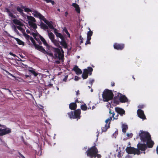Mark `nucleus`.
Returning a JSON list of instances; mask_svg holds the SVG:
<instances>
[{"mask_svg": "<svg viewBox=\"0 0 158 158\" xmlns=\"http://www.w3.org/2000/svg\"><path fill=\"white\" fill-rule=\"evenodd\" d=\"M9 54L10 55L14 56V57H15V56H16V55L15 54L13 53L12 52H10Z\"/></svg>", "mask_w": 158, "mask_h": 158, "instance_id": "46", "label": "nucleus"}, {"mask_svg": "<svg viewBox=\"0 0 158 158\" xmlns=\"http://www.w3.org/2000/svg\"><path fill=\"white\" fill-rule=\"evenodd\" d=\"M93 32L90 31H88L87 33V39L88 40H90L91 39V36L92 35Z\"/></svg>", "mask_w": 158, "mask_h": 158, "instance_id": "28", "label": "nucleus"}, {"mask_svg": "<svg viewBox=\"0 0 158 158\" xmlns=\"http://www.w3.org/2000/svg\"><path fill=\"white\" fill-rule=\"evenodd\" d=\"M90 72L89 73V75H91V72Z\"/></svg>", "mask_w": 158, "mask_h": 158, "instance_id": "61", "label": "nucleus"}, {"mask_svg": "<svg viewBox=\"0 0 158 158\" xmlns=\"http://www.w3.org/2000/svg\"><path fill=\"white\" fill-rule=\"evenodd\" d=\"M119 100L121 102H127L128 100L127 98L124 95H121L119 98Z\"/></svg>", "mask_w": 158, "mask_h": 158, "instance_id": "22", "label": "nucleus"}, {"mask_svg": "<svg viewBox=\"0 0 158 158\" xmlns=\"http://www.w3.org/2000/svg\"><path fill=\"white\" fill-rule=\"evenodd\" d=\"M102 95L103 101L105 102H107L111 100L114 96L112 91L108 89H106L104 91Z\"/></svg>", "mask_w": 158, "mask_h": 158, "instance_id": "5", "label": "nucleus"}, {"mask_svg": "<svg viewBox=\"0 0 158 158\" xmlns=\"http://www.w3.org/2000/svg\"><path fill=\"white\" fill-rule=\"evenodd\" d=\"M81 109L83 110H86L87 109V107L85 104L81 106Z\"/></svg>", "mask_w": 158, "mask_h": 158, "instance_id": "35", "label": "nucleus"}, {"mask_svg": "<svg viewBox=\"0 0 158 158\" xmlns=\"http://www.w3.org/2000/svg\"><path fill=\"white\" fill-rule=\"evenodd\" d=\"M68 12H65V15L67 16L68 15Z\"/></svg>", "mask_w": 158, "mask_h": 158, "instance_id": "60", "label": "nucleus"}, {"mask_svg": "<svg viewBox=\"0 0 158 158\" xmlns=\"http://www.w3.org/2000/svg\"><path fill=\"white\" fill-rule=\"evenodd\" d=\"M93 70V69L90 67L88 68V69H85L82 74V77L83 79H86L88 77L89 72H92Z\"/></svg>", "mask_w": 158, "mask_h": 158, "instance_id": "11", "label": "nucleus"}, {"mask_svg": "<svg viewBox=\"0 0 158 158\" xmlns=\"http://www.w3.org/2000/svg\"><path fill=\"white\" fill-rule=\"evenodd\" d=\"M23 35L25 38L29 42H30L29 40H30L31 41L35 49L39 50L40 51H42L43 52H45V51L44 50V49L42 46L36 44L35 41L32 37H30L26 33L24 34Z\"/></svg>", "mask_w": 158, "mask_h": 158, "instance_id": "4", "label": "nucleus"}, {"mask_svg": "<svg viewBox=\"0 0 158 158\" xmlns=\"http://www.w3.org/2000/svg\"><path fill=\"white\" fill-rule=\"evenodd\" d=\"M79 80V77L77 76H75L74 78V80L75 81H77L78 80Z\"/></svg>", "mask_w": 158, "mask_h": 158, "instance_id": "44", "label": "nucleus"}, {"mask_svg": "<svg viewBox=\"0 0 158 158\" xmlns=\"http://www.w3.org/2000/svg\"><path fill=\"white\" fill-rule=\"evenodd\" d=\"M156 152L157 154H158V146L156 148Z\"/></svg>", "mask_w": 158, "mask_h": 158, "instance_id": "56", "label": "nucleus"}, {"mask_svg": "<svg viewBox=\"0 0 158 158\" xmlns=\"http://www.w3.org/2000/svg\"><path fill=\"white\" fill-rule=\"evenodd\" d=\"M126 150L127 152L130 154L139 155L140 153H141V152H140L139 149L131 147H127Z\"/></svg>", "mask_w": 158, "mask_h": 158, "instance_id": "8", "label": "nucleus"}, {"mask_svg": "<svg viewBox=\"0 0 158 158\" xmlns=\"http://www.w3.org/2000/svg\"><path fill=\"white\" fill-rule=\"evenodd\" d=\"M72 6L75 8L76 10L78 13H80V10L79 6L76 3H73Z\"/></svg>", "mask_w": 158, "mask_h": 158, "instance_id": "23", "label": "nucleus"}, {"mask_svg": "<svg viewBox=\"0 0 158 158\" xmlns=\"http://www.w3.org/2000/svg\"><path fill=\"white\" fill-rule=\"evenodd\" d=\"M81 114V110L80 109H77L75 111L74 113V116H73V118H75L80 117Z\"/></svg>", "mask_w": 158, "mask_h": 158, "instance_id": "17", "label": "nucleus"}, {"mask_svg": "<svg viewBox=\"0 0 158 158\" xmlns=\"http://www.w3.org/2000/svg\"><path fill=\"white\" fill-rule=\"evenodd\" d=\"M60 44L61 45L63 46L64 48H67V44L65 41L64 40V39L62 40L60 42Z\"/></svg>", "mask_w": 158, "mask_h": 158, "instance_id": "30", "label": "nucleus"}, {"mask_svg": "<svg viewBox=\"0 0 158 158\" xmlns=\"http://www.w3.org/2000/svg\"><path fill=\"white\" fill-rule=\"evenodd\" d=\"M43 21L51 29H54V27L52 24V22H49L46 20L45 18Z\"/></svg>", "mask_w": 158, "mask_h": 158, "instance_id": "19", "label": "nucleus"}, {"mask_svg": "<svg viewBox=\"0 0 158 158\" xmlns=\"http://www.w3.org/2000/svg\"><path fill=\"white\" fill-rule=\"evenodd\" d=\"M71 113V114H73V111H71V113H68V114H69V115H70V114Z\"/></svg>", "mask_w": 158, "mask_h": 158, "instance_id": "58", "label": "nucleus"}, {"mask_svg": "<svg viewBox=\"0 0 158 158\" xmlns=\"http://www.w3.org/2000/svg\"><path fill=\"white\" fill-rule=\"evenodd\" d=\"M32 70H34L32 68H30V69L29 70V71L31 72L32 73Z\"/></svg>", "mask_w": 158, "mask_h": 158, "instance_id": "53", "label": "nucleus"}, {"mask_svg": "<svg viewBox=\"0 0 158 158\" xmlns=\"http://www.w3.org/2000/svg\"><path fill=\"white\" fill-rule=\"evenodd\" d=\"M22 8L24 9V11L25 12H31L32 11L31 10L28 8L25 7L24 6H23Z\"/></svg>", "mask_w": 158, "mask_h": 158, "instance_id": "34", "label": "nucleus"}, {"mask_svg": "<svg viewBox=\"0 0 158 158\" xmlns=\"http://www.w3.org/2000/svg\"><path fill=\"white\" fill-rule=\"evenodd\" d=\"M11 132V130L10 129L6 128L4 126H3L0 128V136H2L8 134Z\"/></svg>", "mask_w": 158, "mask_h": 158, "instance_id": "10", "label": "nucleus"}, {"mask_svg": "<svg viewBox=\"0 0 158 158\" xmlns=\"http://www.w3.org/2000/svg\"><path fill=\"white\" fill-rule=\"evenodd\" d=\"M114 47L115 49L118 50H121L123 49L124 47V45L123 44H120L115 43L114 45Z\"/></svg>", "mask_w": 158, "mask_h": 158, "instance_id": "16", "label": "nucleus"}, {"mask_svg": "<svg viewBox=\"0 0 158 158\" xmlns=\"http://www.w3.org/2000/svg\"><path fill=\"white\" fill-rule=\"evenodd\" d=\"M118 134V132H115L114 134H113V135L114 136V135H116Z\"/></svg>", "mask_w": 158, "mask_h": 158, "instance_id": "49", "label": "nucleus"}, {"mask_svg": "<svg viewBox=\"0 0 158 158\" xmlns=\"http://www.w3.org/2000/svg\"><path fill=\"white\" fill-rule=\"evenodd\" d=\"M109 113L110 114H112V115L111 117H112L114 119H116L117 118V117L118 116V114L115 117H114V112H111V110H110L109 111Z\"/></svg>", "mask_w": 158, "mask_h": 158, "instance_id": "32", "label": "nucleus"}, {"mask_svg": "<svg viewBox=\"0 0 158 158\" xmlns=\"http://www.w3.org/2000/svg\"><path fill=\"white\" fill-rule=\"evenodd\" d=\"M12 38H14L16 40V41L17 42V43L19 45H24V43L22 41L19 40V39L15 38L14 37H12Z\"/></svg>", "mask_w": 158, "mask_h": 158, "instance_id": "27", "label": "nucleus"}, {"mask_svg": "<svg viewBox=\"0 0 158 158\" xmlns=\"http://www.w3.org/2000/svg\"><path fill=\"white\" fill-rule=\"evenodd\" d=\"M14 31L16 32H18V31H17V30H16V28H15L14 29Z\"/></svg>", "mask_w": 158, "mask_h": 158, "instance_id": "57", "label": "nucleus"}, {"mask_svg": "<svg viewBox=\"0 0 158 158\" xmlns=\"http://www.w3.org/2000/svg\"><path fill=\"white\" fill-rule=\"evenodd\" d=\"M64 31L66 33L67 35L69 37H70V34L69 33V32H68V30L66 29H64Z\"/></svg>", "mask_w": 158, "mask_h": 158, "instance_id": "38", "label": "nucleus"}, {"mask_svg": "<svg viewBox=\"0 0 158 158\" xmlns=\"http://www.w3.org/2000/svg\"><path fill=\"white\" fill-rule=\"evenodd\" d=\"M112 117L110 116L109 118H108L105 121V123L106 124L105 125L104 127H103L102 128V132L106 131L107 130V129L109 127V124L110 123V121L112 120Z\"/></svg>", "mask_w": 158, "mask_h": 158, "instance_id": "12", "label": "nucleus"}, {"mask_svg": "<svg viewBox=\"0 0 158 158\" xmlns=\"http://www.w3.org/2000/svg\"><path fill=\"white\" fill-rule=\"evenodd\" d=\"M4 89H6V90H8V91H9V92L10 93H11V91L10 90H9V89H5V88Z\"/></svg>", "mask_w": 158, "mask_h": 158, "instance_id": "50", "label": "nucleus"}, {"mask_svg": "<svg viewBox=\"0 0 158 158\" xmlns=\"http://www.w3.org/2000/svg\"><path fill=\"white\" fill-rule=\"evenodd\" d=\"M5 11L6 12L8 13V15L12 17L15 18V16L13 14L10 12V11L8 8H6L5 9Z\"/></svg>", "mask_w": 158, "mask_h": 158, "instance_id": "24", "label": "nucleus"}, {"mask_svg": "<svg viewBox=\"0 0 158 158\" xmlns=\"http://www.w3.org/2000/svg\"><path fill=\"white\" fill-rule=\"evenodd\" d=\"M31 34L35 40H37V39H38V38H39L44 45L46 46H48V45L45 39L43 37L39 35L38 33L33 32Z\"/></svg>", "mask_w": 158, "mask_h": 158, "instance_id": "9", "label": "nucleus"}, {"mask_svg": "<svg viewBox=\"0 0 158 158\" xmlns=\"http://www.w3.org/2000/svg\"><path fill=\"white\" fill-rule=\"evenodd\" d=\"M21 26H17L16 27V28L18 29L22 33H23L25 32V30Z\"/></svg>", "mask_w": 158, "mask_h": 158, "instance_id": "33", "label": "nucleus"}, {"mask_svg": "<svg viewBox=\"0 0 158 158\" xmlns=\"http://www.w3.org/2000/svg\"><path fill=\"white\" fill-rule=\"evenodd\" d=\"M53 29V30L54 31V33H55V35H56V33H58V32H57V30H56V28H54V29Z\"/></svg>", "mask_w": 158, "mask_h": 158, "instance_id": "45", "label": "nucleus"}, {"mask_svg": "<svg viewBox=\"0 0 158 158\" xmlns=\"http://www.w3.org/2000/svg\"><path fill=\"white\" fill-rule=\"evenodd\" d=\"M67 77H68L67 76H65L64 78L63 79V81H66L67 78Z\"/></svg>", "mask_w": 158, "mask_h": 158, "instance_id": "47", "label": "nucleus"}, {"mask_svg": "<svg viewBox=\"0 0 158 158\" xmlns=\"http://www.w3.org/2000/svg\"><path fill=\"white\" fill-rule=\"evenodd\" d=\"M48 37L56 47H58L59 46V42L55 39V35L52 32H49V30H47Z\"/></svg>", "mask_w": 158, "mask_h": 158, "instance_id": "7", "label": "nucleus"}, {"mask_svg": "<svg viewBox=\"0 0 158 158\" xmlns=\"http://www.w3.org/2000/svg\"><path fill=\"white\" fill-rule=\"evenodd\" d=\"M73 70L76 72V73L77 74H81L82 73L81 70L77 66H75L74 67Z\"/></svg>", "mask_w": 158, "mask_h": 158, "instance_id": "20", "label": "nucleus"}, {"mask_svg": "<svg viewBox=\"0 0 158 158\" xmlns=\"http://www.w3.org/2000/svg\"><path fill=\"white\" fill-rule=\"evenodd\" d=\"M43 0L45 1L46 2H47V3L50 2L53 5H54L55 3L54 1H52V0Z\"/></svg>", "mask_w": 158, "mask_h": 158, "instance_id": "36", "label": "nucleus"}, {"mask_svg": "<svg viewBox=\"0 0 158 158\" xmlns=\"http://www.w3.org/2000/svg\"><path fill=\"white\" fill-rule=\"evenodd\" d=\"M139 135L141 141L146 143L148 147L151 148L152 147L154 143L151 139V136L148 132L140 130Z\"/></svg>", "mask_w": 158, "mask_h": 158, "instance_id": "1", "label": "nucleus"}, {"mask_svg": "<svg viewBox=\"0 0 158 158\" xmlns=\"http://www.w3.org/2000/svg\"><path fill=\"white\" fill-rule=\"evenodd\" d=\"M90 40H88L87 39V40L85 42V44L87 45L88 44H90Z\"/></svg>", "mask_w": 158, "mask_h": 158, "instance_id": "42", "label": "nucleus"}, {"mask_svg": "<svg viewBox=\"0 0 158 158\" xmlns=\"http://www.w3.org/2000/svg\"><path fill=\"white\" fill-rule=\"evenodd\" d=\"M56 35L57 37L60 38L61 40H64V38L63 35L59 33H56Z\"/></svg>", "mask_w": 158, "mask_h": 158, "instance_id": "31", "label": "nucleus"}, {"mask_svg": "<svg viewBox=\"0 0 158 158\" xmlns=\"http://www.w3.org/2000/svg\"><path fill=\"white\" fill-rule=\"evenodd\" d=\"M13 22L15 24L17 25L18 26H23V23L17 19H14L13 20Z\"/></svg>", "mask_w": 158, "mask_h": 158, "instance_id": "21", "label": "nucleus"}, {"mask_svg": "<svg viewBox=\"0 0 158 158\" xmlns=\"http://www.w3.org/2000/svg\"><path fill=\"white\" fill-rule=\"evenodd\" d=\"M32 73L35 76H36L38 75V73H36L34 70H32Z\"/></svg>", "mask_w": 158, "mask_h": 158, "instance_id": "41", "label": "nucleus"}, {"mask_svg": "<svg viewBox=\"0 0 158 158\" xmlns=\"http://www.w3.org/2000/svg\"><path fill=\"white\" fill-rule=\"evenodd\" d=\"M83 38L81 37V36H80V40H81V41H80V43L81 44V43H83Z\"/></svg>", "mask_w": 158, "mask_h": 158, "instance_id": "43", "label": "nucleus"}, {"mask_svg": "<svg viewBox=\"0 0 158 158\" xmlns=\"http://www.w3.org/2000/svg\"><path fill=\"white\" fill-rule=\"evenodd\" d=\"M127 135L128 138H131L133 136V134L131 133H127Z\"/></svg>", "mask_w": 158, "mask_h": 158, "instance_id": "39", "label": "nucleus"}, {"mask_svg": "<svg viewBox=\"0 0 158 158\" xmlns=\"http://www.w3.org/2000/svg\"><path fill=\"white\" fill-rule=\"evenodd\" d=\"M17 10L19 12L21 15L23 16L24 17H25V15H25L24 13H23V10L20 7H18L17 8Z\"/></svg>", "mask_w": 158, "mask_h": 158, "instance_id": "29", "label": "nucleus"}, {"mask_svg": "<svg viewBox=\"0 0 158 158\" xmlns=\"http://www.w3.org/2000/svg\"><path fill=\"white\" fill-rule=\"evenodd\" d=\"M96 156L98 158H100L101 157V156L100 155L98 154L97 153V155H96Z\"/></svg>", "mask_w": 158, "mask_h": 158, "instance_id": "48", "label": "nucleus"}, {"mask_svg": "<svg viewBox=\"0 0 158 158\" xmlns=\"http://www.w3.org/2000/svg\"><path fill=\"white\" fill-rule=\"evenodd\" d=\"M7 73H8L9 75H10L11 76H13V75H12V74H11L10 73H9V72H7Z\"/></svg>", "mask_w": 158, "mask_h": 158, "instance_id": "55", "label": "nucleus"}, {"mask_svg": "<svg viewBox=\"0 0 158 158\" xmlns=\"http://www.w3.org/2000/svg\"><path fill=\"white\" fill-rule=\"evenodd\" d=\"M138 107L140 108H142L143 107V105H139Z\"/></svg>", "mask_w": 158, "mask_h": 158, "instance_id": "52", "label": "nucleus"}, {"mask_svg": "<svg viewBox=\"0 0 158 158\" xmlns=\"http://www.w3.org/2000/svg\"><path fill=\"white\" fill-rule=\"evenodd\" d=\"M137 114L139 117L143 120L146 119V117L144 114L143 111L140 109H139L137 111Z\"/></svg>", "mask_w": 158, "mask_h": 158, "instance_id": "14", "label": "nucleus"}, {"mask_svg": "<svg viewBox=\"0 0 158 158\" xmlns=\"http://www.w3.org/2000/svg\"><path fill=\"white\" fill-rule=\"evenodd\" d=\"M41 26L44 29H47L48 28V26L44 23L41 24Z\"/></svg>", "mask_w": 158, "mask_h": 158, "instance_id": "37", "label": "nucleus"}, {"mask_svg": "<svg viewBox=\"0 0 158 158\" xmlns=\"http://www.w3.org/2000/svg\"><path fill=\"white\" fill-rule=\"evenodd\" d=\"M115 110L121 116L125 113V111L123 109L119 107H116Z\"/></svg>", "mask_w": 158, "mask_h": 158, "instance_id": "18", "label": "nucleus"}, {"mask_svg": "<svg viewBox=\"0 0 158 158\" xmlns=\"http://www.w3.org/2000/svg\"><path fill=\"white\" fill-rule=\"evenodd\" d=\"M94 108H95L94 106H93L92 107V110H93V109H94Z\"/></svg>", "mask_w": 158, "mask_h": 158, "instance_id": "59", "label": "nucleus"}, {"mask_svg": "<svg viewBox=\"0 0 158 158\" xmlns=\"http://www.w3.org/2000/svg\"><path fill=\"white\" fill-rule=\"evenodd\" d=\"M148 145L145 143H139L137 144V146L139 150L142 151H144L147 148Z\"/></svg>", "mask_w": 158, "mask_h": 158, "instance_id": "15", "label": "nucleus"}, {"mask_svg": "<svg viewBox=\"0 0 158 158\" xmlns=\"http://www.w3.org/2000/svg\"><path fill=\"white\" fill-rule=\"evenodd\" d=\"M27 33H29V31H28L27 30Z\"/></svg>", "mask_w": 158, "mask_h": 158, "instance_id": "62", "label": "nucleus"}, {"mask_svg": "<svg viewBox=\"0 0 158 158\" xmlns=\"http://www.w3.org/2000/svg\"><path fill=\"white\" fill-rule=\"evenodd\" d=\"M61 50L62 52V53H61L60 50V49L58 48H54V52H55V53L54 55L52 53L48 52H46L44 49V50L45 51V52H43L42 51H40L44 54H47L49 56L54 58L56 59L58 58L59 60H62L64 57V55L63 54L64 52L61 48Z\"/></svg>", "mask_w": 158, "mask_h": 158, "instance_id": "2", "label": "nucleus"}, {"mask_svg": "<svg viewBox=\"0 0 158 158\" xmlns=\"http://www.w3.org/2000/svg\"><path fill=\"white\" fill-rule=\"evenodd\" d=\"M97 149L95 146H93L90 148H89L86 152L87 156L90 157H96L97 153H98Z\"/></svg>", "mask_w": 158, "mask_h": 158, "instance_id": "6", "label": "nucleus"}, {"mask_svg": "<svg viewBox=\"0 0 158 158\" xmlns=\"http://www.w3.org/2000/svg\"><path fill=\"white\" fill-rule=\"evenodd\" d=\"M111 85L112 86H114V82H112L111 83Z\"/></svg>", "mask_w": 158, "mask_h": 158, "instance_id": "54", "label": "nucleus"}, {"mask_svg": "<svg viewBox=\"0 0 158 158\" xmlns=\"http://www.w3.org/2000/svg\"><path fill=\"white\" fill-rule=\"evenodd\" d=\"M77 105L76 103H72L69 105V108L72 110H74L77 108Z\"/></svg>", "mask_w": 158, "mask_h": 158, "instance_id": "25", "label": "nucleus"}, {"mask_svg": "<svg viewBox=\"0 0 158 158\" xmlns=\"http://www.w3.org/2000/svg\"><path fill=\"white\" fill-rule=\"evenodd\" d=\"M24 18L27 19L30 27L35 30L37 28V26L35 23L36 20L35 18L31 16L27 15H25Z\"/></svg>", "mask_w": 158, "mask_h": 158, "instance_id": "3", "label": "nucleus"}, {"mask_svg": "<svg viewBox=\"0 0 158 158\" xmlns=\"http://www.w3.org/2000/svg\"><path fill=\"white\" fill-rule=\"evenodd\" d=\"M94 79H91L89 80V84H90L91 85H92L93 83L94 82Z\"/></svg>", "mask_w": 158, "mask_h": 158, "instance_id": "40", "label": "nucleus"}, {"mask_svg": "<svg viewBox=\"0 0 158 158\" xmlns=\"http://www.w3.org/2000/svg\"><path fill=\"white\" fill-rule=\"evenodd\" d=\"M122 131L124 133H125L126 130L128 129L127 125L126 124H123L122 125Z\"/></svg>", "mask_w": 158, "mask_h": 158, "instance_id": "26", "label": "nucleus"}, {"mask_svg": "<svg viewBox=\"0 0 158 158\" xmlns=\"http://www.w3.org/2000/svg\"><path fill=\"white\" fill-rule=\"evenodd\" d=\"M93 91V89H91V92H92Z\"/></svg>", "mask_w": 158, "mask_h": 158, "instance_id": "63", "label": "nucleus"}, {"mask_svg": "<svg viewBox=\"0 0 158 158\" xmlns=\"http://www.w3.org/2000/svg\"><path fill=\"white\" fill-rule=\"evenodd\" d=\"M32 13L33 15H34V16L39 18L40 19L42 20H43L45 18H44L43 15H41L40 13L36 11H33Z\"/></svg>", "mask_w": 158, "mask_h": 158, "instance_id": "13", "label": "nucleus"}, {"mask_svg": "<svg viewBox=\"0 0 158 158\" xmlns=\"http://www.w3.org/2000/svg\"><path fill=\"white\" fill-rule=\"evenodd\" d=\"M29 77V76H28V75H26V77Z\"/></svg>", "mask_w": 158, "mask_h": 158, "instance_id": "64", "label": "nucleus"}, {"mask_svg": "<svg viewBox=\"0 0 158 158\" xmlns=\"http://www.w3.org/2000/svg\"><path fill=\"white\" fill-rule=\"evenodd\" d=\"M79 90H77L76 92V94L77 95H78L79 94Z\"/></svg>", "mask_w": 158, "mask_h": 158, "instance_id": "51", "label": "nucleus"}]
</instances>
